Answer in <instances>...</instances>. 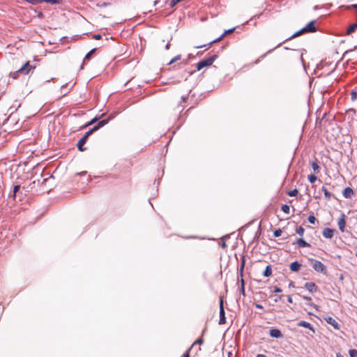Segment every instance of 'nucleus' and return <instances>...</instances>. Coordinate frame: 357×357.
Returning <instances> with one entry per match:
<instances>
[{
	"label": "nucleus",
	"instance_id": "24",
	"mask_svg": "<svg viewBox=\"0 0 357 357\" xmlns=\"http://www.w3.org/2000/svg\"><path fill=\"white\" fill-rule=\"evenodd\" d=\"M281 209H282V211L284 213H287V214H289V213L290 208H289V206L288 205H287V204H284V205H282V207H281Z\"/></svg>",
	"mask_w": 357,
	"mask_h": 357
},
{
	"label": "nucleus",
	"instance_id": "22",
	"mask_svg": "<svg viewBox=\"0 0 357 357\" xmlns=\"http://www.w3.org/2000/svg\"><path fill=\"white\" fill-rule=\"evenodd\" d=\"M311 166L314 172H318L319 171V166L317 162H312L311 163Z\"/></svg>",
	"mask_w": 357,
	"mask_h": 357
},
{
	"label": "nucleus",
	"instance_id": "49",
	"mask_svg": "<svg viewBox=\"0 0 357 357\" xmlns=\"http://www.w3.org/2000/svg\"><path fill=\"white\" fill-rule=\"evenodd\" d=\"M101 6H107V3H103Z\"/></svg>",
	"mask_w": 357,
	"mask_h": 357
},
{
	"label": "nucleus",
	"instance_id": "35",
	"mask_svg": "<svg viewBox=\"0 0 357 357\" xmlns=\"http://www.w3.org/2000/svg\"><path fill=\"white\" fill-rule=\"evenodd\" d=\"M241 292L245 295V289H244V281L242 279L241 280Z\"/></svg>",
	"mask_w": 357,
	"mask_h": 357
},
{
	"label": "nucleus",
	"instance_id": "25",
	"mask_svg": "<svg viewBox=\"0 0 357 357\" xmlns=\"http://www.w3.org/2000/svg\"><path fill=\"white\" fill-rule=\"evenodd\" d=\"M96 51V49H93L91 51H89L85 56L84 61L90 59L91 55L94 53Z\"/></svg>",
	"mask_w": 357,
	"mask_h": 357
},
{
	"label": "nucleus",
	"instance_id": "50",
	"mask_svg": "<svg viewBox=\"0 0 357 357\" xmlns=\"http://www.w3.org/2000/svg\"><path fill=\"white\" fill-rule=\"evenodd\" d=\"M95 121H96V119L91 120V121L89 123V124H92Z\"/></svg>",
	"mask_w": 357,
	"mask_h": 357
},
{
	"label": "nucleus",
	"instance_id": "47",
	"mask_svg": "<svg viewBox=\"0 0 357 357\" xmlns=\"http://www.w3.org/2000/svg\"><path fill=\"white\" fill-rule=\"evenodd\" d=\"M319 6H315L314 7V10H317V9H319Z\"/></svg>",
	"mask_w": 357,
	"mask_h": 357
},
{
	"label": "nucleus",
	"instance_id": "8",
	"mask_svg": "<svg viewBox=\"0 0 357 357\" xmlns=\"http://www.w3.org/2000/svg\"><path fill=\"white\" fill-rule=\"evenodd\" d=\"M324 320L330 325L333 326L335 329H339L340 325L338 322L332 317H326Z\"/></svg>",
	"mask_w": 357,
	"mask_h": 357
},
{
	"label": "nucleus",
	"instance_id": "48",
	"mask_svg": "<svg viewBox=\"0 0 357 357\" xmlns=\"http://www.w3.org/2000/svg\"><path fill=\"white\" fill-rule=\"evenodd\" d=\"M337 357H344L342 355H341L340 354H337Z\"/></svg>",
	"mask_w": 357,
	"mask_h": 357
},
{
	"label": "nucleus",
	"instance_id": "28",
	"mask_svg": "<svg viewBox=\"0 0 357 357\" xmlns=\"http://www.w3.org/2000/svg\"><path fill=\"white\" fill-rule=\"evenodd\" d=\"M298 191L297 190V189H294L293 190L288 192L287 194L290 197H295L298 195Z\"/></svg>",
	"mask_w": 357,
	"mask_h": 357
},
{
	"label": "nucleus",
	"instance_id": "19",
	"mask_svg": "<svg viewBox=\"0 0 357 357\" xmlns=\"http://www.w3.org/2000/svg\"><path fill=\"white\" fill-rule=\"evenodd\" d=\"M272 274V268L271 266H267L266 267L265 271L263 273L264 276L265 277H269Z\"/></svg>",
	"mask_w": 357,
	"mask_h": 357
},
{
	"label": "nucleus",
	"instance_id": "31",
	"mask_svg": "<svg viewBox=\"0 0 357 357\" xmlns=\"http://www.w3.org/2000/svg\"><path fill=\"white\" fill-rule=\"evenodd\" d=\"M308 221L310 223L314 225L317 220L314 215H311L308 217Z\"/></svg>",
	"mask_w": 357,
	"mask_h": 357
},
{
	"label": "nucleus",
	"instance_id": "14",
	"mask_svg": "<svg viewBox=\"0 0 357 357\" xmlns=\"http://www.w3.org/2000/svg\"><path fill=\"white\" fill-rule=\"evenodd\" d=\"M342 194L345 198H347V199L351 198L352 197V195H354V190H352V188L347 187V188H344Z\"/></svg>",
	"mask_w": 357,
	"mask_h": 357
},
{
	"label": "nucleus",
	"instance_id": "36",
	"mask_svg": "<svg viewBox=\"0 0 357 357\" xmlns=\"http://www.w3.org/2000/svg\"><path fill=\"white\" fill-rule=\"evenodd\" d=\"M282 291V289L280 287H275L273 289L274 293H280Z\"/></svg>",
	"mask_w": 357,
	"mask_h": 357
},
{
	"label": "nucleus",
	"instance_id": "17",
	"mask_svg": "<svg viewBox=\"0 0 357 357\" xmlns=\"http://www.w3.org/2000/svg\"><path fill=\"white\" fill-rule=\"evenodd\" d=\"M296 243L300 248H307L310 246V245L303 238L297 239Z\"/></svg>",
	"mask_w": 357,
	"mask_h": 357
},
{
	"label": "nucleus",
	"instance_id": "2",
	"mask_svg": "<svg viewBox=\"0 0 357 357\" xmlns=\"http://www.w3.org/2000/svg\"><path fill=\"white\" fill-rule=\"evenodd\" d=\"M310 266L318 273H321L324 275L327 274L326 266L320 261L315 259H309Z\"/></svg>",
	"mask_w": 357,
	"mask_h": 357
},
{
	"label": "nucleus",
	"instance_id": "21",
	"mask_svg": "<svg viewBox=\"0 0 357 357\" xmlns=\"http://www.w3.org/2000/svg\"><path fill=\"white\" fill-rule=\"evenodd\" d=\"M43 1L50 4H60L62 3V0H43Z\"/></svg>",
	"mask_w": 357,
	"mask_h": 357
},
{
	"label": "nucleus",
	"instance_id": "11",
	"mask_svg": "<svg viewBox=\"0 0 357 357\" xmlns=\"http://www.w3.org/2000/svg\"><path fill=\"white\" fill-rule=\"evenodd\" d=\"M305 287L310 292L314 293L316 292L318 289L317 286L312 282H306L305 284Z\"/></svg>",
	"mask_w": 357,
	"mask_h": 357
},
{
	"label": "nucleus",
	"instance_id": "34",
	"mask_svg": "<svg viewBox=\"0 0 357 357\" xmlns=\"http://www.w3.org/2000/svg\"><path fill=\"white\" fill-rule=\"evenodd\" d=\"M20 186L19 185H15L13 188V196L15 197L16 193L20 190Z\"/></svg>",
	"mask_w": 357,
	"mask_h": 357
},
{
	"label": "nucleus",
	"instance_id": "53",
	"mask_svg": "<svg viewBox=\"0 0 357 357\" xmlns=\"http://www.w3.org/2000/svg\"><path fill=\"white\" fill-rule=\"evenodd\" d=\"M356 256L357 257V252L356 253Z\"/></svg>",
	"mask_w": 357,
	"mask_h": 357
},
{
	"label": "nucleus",
	"instance_id": "27",
	"mask_svg": "<svg viewBox=\"0 0 357 357\" xmlns=\"http://www.w3.org/2000/svg\"><path fill=\"white\" fill-rule=\"evenodd\" d=\"M317 179V177L314 174H310L308 176V180L311 183H314Z\"/></svg>",
	"mask_w": 357,
	"mask_h": 357
},
{
	"label": "nucleus",
	"instance_id": "12",
	"mask_svg": "<svg viewBox=\"0 0 357 357\" xmlns=\"http://www.w3.org/2000/svg\"><path fill=\"white\" fill-rule=\"evenodd\" d=\"M323 236L326 238H331L334 235V229L325 228L323 230Z\"/></svg>",
	"mask_w": 357,
	"mask_h": 357
},
{
	"label": "nucleus",
	"instance_id": "45",
	"mask_svg": "<svg viewBox=\"0 0 357 357\" xmlns=\"http://www.w3.org/2000/svg\"><path fill=\"white\" fill-rule=\"evenodd\" d=\"M310 305L316 309H317V306L315 305V304H313V303H310Z\"/></svg>",
	"mask_w": 357,
	"mask_h": 357
},
{
	"label": "nucleus",
	"instance_id": "44",
	"mask_svg": "<svg viewBox=\"0 0 357 357\" xmlns=\"http://www.w3.org/2000/svg\"><path fill=\"white\" fill-rule=\"evenodd\" d=\"M287 301L289 303H291L293 302L292 298L290 296H288Z\"/></svg>",
	"mask_w": 357,
	"mask_h": 357
},
{
	"label": "nucleus",
	"instance_id": "30",
	"mask_svg": "<svg viewBox=\"0 0 357 357\" xmlns=\"http://www.w3.org/2000/svg\"><path fill=\"white\" fill-rule=\"evenodd\" d=\"M351 99L352 101H355L357 99V92L356 91H352L351 93Z\"/></svg>",
	"mask_w": 357,
	"mask_h": 357
},
{
	"label": "nucleus",
	"instance_id": "41",
	"mask_svg": "<svg viewBox=\"0 0 357 357\" xmlns=\"http://www.w3.org/2000/svg\"><path fill=\"white\" fill-rule=\"evenodd\" d=\"M255 307L258 309H262L263 308V306L261 305V304H259V303H256L255 304Z\"/></svg>",
	"mask_w": 357,
	"mask_h": 357
},
{
	"label": "nucleus",
	"instance_id": "42",
	"mask_svg": "<svg viewBox=\"0 0 357 357\" xmlns=\"http://www.w3.org/2000/svg\"><path fill=\"white\" fill-rule=\"evenodd\" d=\"M170 47V41H168V43H167V45H165V49L167 50H168Z\"/></svg>",
	"mask_w": 357,
	"mask_h": 357
},
{
	"label": "nucleus",
	"instance_id": "15",
	"mask_svg": "<svg viewBox=\"0 0 357 357\" xmlns=\"http://www.w3.org/2000/svg\"><path fill=\"white\" fill-rule=\"evenodd\" d=\"M301 264L298 263V261H294L290 264V270L291 271L296 272L298 271L301 269Z\"/></svg>",
	"mask_w": 357,
	"mask_h": 357
},
{
	"label": "nucleus",
	"instance_id": "38",
	"mask_svg": "<svg viewBox=\"0 0 357 357\" xmlns=\"http://www.w3.org/2000/svg\"><path fill=\"white\" fill-rule=\"evenodd\" d=\"M188 95L182 96V98H181L182 102H185L188 100Z\"/></svg>",
	"mask_w": 357,
	"mask_h": 357
},
{
	"label": "nucleus",
	"instance_id": "23",
	"mask_svg": "<svg viewBox=\"0 0 357 357\" xmlns=\"http://www.w3.org/2000/svg\"><path fill=\"white\" fill-rule=\"evenodd\" d=\"M322 190L324 191V195H325L326 198L329 199L331 197V195H332L331 193L325 187L322 188Z\"/></svg>",
	"mask_w": 357,
	"mask_h": 357
},
{
	"label": "nucleus",
	"instance_id": "26",
	"mask_svg": "<svg viewBox=\"0 0 357 357\" xmlns=\"http://www.w3.org/2000/svg\"><path fill=\"white\" fill-rule=\"evenodd\" d=\"M181 58V55L178 54L177 56H176L175 57H174L169 63H168V65H171L172 63H174V62L180 60Z\"/></svg>",
	"mask_w": 357,
	"mask_h": 357
},
{
	"label": "nucleus",
	"instance_id": "20",
	"mask_svg": "<svg viewBox=\"0 0 357 357\" xmlns=\"http://www.w3.org/2000/svg\"><path fill=\"white\" fill-rule=\"evenodd\" d=\"M234 30H235V28H232V29H229V30L225 31L224 32V33H223V34H222L220 38H218L217 40H215L214 41H213V43H214V42H216V41H218V40H221V39H222V38H223L226 34H227V33H232ZM211 43H212V42H211Z\"/></svg>",
	"mask_w": 357,
	"mask_h": 357
},
{
	"label": "nucleus",
	"instance_id": "16",
	"mask_svg": "<svg viewBox=\"0 0 357 357\" xmlns=\"http://www.w3.org/2000/svg\"><path fill=\"white\" fill-rule=\"evenodd\" d=\"M297 326H300V327L307 328H309L310 330L314 331V329H313L312 325L307 321H301L297 324Z\"/></svg>",
	"mask_w": 357,
	"mask_h": 357
},
{
	"label": "nucleus",
	"instance_id": "1",
	"mask_svg": "<svg viewBox=\"0 0 357 357\" xmlns=\"http://www.w3.org/2000/svg\"><path fill=\"white\" fill-rule=\"evenodd\" d=\"M315 22H316V21H314V20L310 22L305 26H304L301 30L296 31L295 33H294L291 37H289L287 40H291L297 36L302 35L303 33H305L315 32L317 31V28L315 27V25H314Z\"/></svg>",
	"mask_w": 357,
	"mask_h": 357
},
{
	"label": "nucleus",
	"instance_id": "37",
	"mask_svg": "<svg viewBox=\"0 0 357 357\" xmlns=\"http://www.w3.org/2000/svg\"><path fill=\"white\" fill-rule=\"evenodd\" d=\"M101 38H102V36L100 34H94L93 36V38L95 40H100Z\"/></svg>",
	"mask_w": 357,
	"mask_h": 357
},
{
	"label": "nucleus",
	"instance_id": "33",
	"mask_svg": "<svg viewBox=\"0 0 357 357\" xmlns=\"http://www.w3.org/2000/svg\"><path fill=\"white\" fill-rule=\"evenodd\" d=\"M349 355L351 357H357V350L356 349H350Z\"/></svg>",
	"mask_w": 357,
	"mask_h": 357
},
{
	"label": "nucleus",
	"instance_id": "4",
	"mask_svg": "<svg viewBox=\"0 0 357 357\" xmlns=\"http://www.w3.org/2000/svg\"><path fill=\"white\" fill-rule=\"evenodd\" d=\"M216 58H217L216 55H213L212 56H211L206 59L202 60L197 64V70H200L204 67L209 66L212 65L213 63L214 62V61L216 59Z\"/></svg>",
	"mask_w": 357,
	"mask_h": 357
},
{
	"label": "nucleus",
	"instance_id": "9",
	"mask_svg": "<svg viewBox=\"0 0 357 357\" xmlns=\"http://www.w3.org/2000/svg\"><path fill=\"white\" fill-rule=\"evenodd\" d=\"M337 225H338L340 230L342 232L344 231V228L346 226V221H345V215L344 214H342L341 217L339 218Z\"/></svg>",
	"mask_w": 357,
	"mask_h": 357
},
{
	"label": "nucleus",
	"instance_id": "52",
	"mask_svg": "<svg viewBox=\"0 0 357 357\" xmlns=\"http://www.w3.org/2000/svg\"><path fill=\"white\" fill-rule=\"evenodd\" d=\"M204 46H205V45H204L203 47H204ZM202 47V46H198L197 47H198V48H200V47Z\"/></svg>",
	"mask_w": 357,
	"mask_h": 357
},
{
	"label": "nucleus",
	"instance_id": "13",
	"mask_svg": "<svg viewBox=\"0 0 357 357\" xmlns=\"http://www.w3.org/2000/svg\"><path fill=\"white\" fill-rule=\"evenodd\" d=\"M87 139L86 137H82L77 142V148L80 151H84L86 150V148H84L83 146L86 144Z\"/></svg>",
	"mask_w": 357,
	"mask_h": 357
},
{
	"label": "nucleus",
	"instance_id": "39",
	"mask_svg": "<svg viewBox=\"0 0 357 357\" xmlns=\"http://www.w3.org/2000/svg\"><path fill=\"white\" fill-rule=\"evenodd\" d=\"M244 266H245V260H244V259H243L242 262H241V271H243Z\"/></svg>",
	"mask_w": 357,
	"mask_h": 357
},
{
	"label": "nucleus",
	"instance_id": "32",
	"mask_svg": "<svg viewBox=\"0 0 357 357\" xmlns=\"http://www.w3.org/2000/svg\"><path fill=\"white\" fill-rule=\"evenodd\" d=\"M282 233V231L280 229H278L274 231L273 236L275 237H279L281 236Z\"/></svg>",
	"mask_w": 357,
	"mask_h": 357
},
{
	"label": "nucleus",
	"instance_id": "18",
	"mask_svg": "<svg viewBox=\"0 0 357 357\" xmlns=\"http://www.w3.org/2000/svg\"><path fill=\"white\" fill-rule=\"evenodd\" d=\"M357 29V22L356 23H354L353 24L350 25L347 31V34H350L355 31V30Z\"/></svg>",
	"mask_w": 357,
	"mask_h": 357
},
{
	"label": "nucleus",
	"instance_id": "40",
	"mask_svg": "<svg viewBox=\"0 0 357 357\" xmlns=\"http://www.w3.org/2000/svg\"><path fill=\"white\" fill-rule=\"evenodd\" d=\"M303 298L306 300V301H311L312 300L311 297L307 296H303Z\"/></svg>",
	"mask_w": 357,
	"mask_h": 357
},
{
	"label": "nucleus",
	"instance_id": "7",
	"mask_svg": "<svg viewBox=\"0 0 357 357\" xmlns=\"http://www.w3.org/2000/svg\"><path fill=\"white\" fill-rule=\"evenodd\" d=\"M108 123V120H102L98 122V125L95 126L93 129L89 130L86 132L83 137H86V139H88L89 136L95 130H97L98 128L104 126Z\"/></svg>",
	"mask_w": 357,
	"mask_h": 357
},
{
	"label": "nucleus",
	"instance_id": "29",
	"mask_svg": "<svg viewBox=\"0 0 357 357\" xmlns=\"http://www.w3.org/2000/svg\"><path fill=\"white\" fill-rule=\"evenodd\" d=\"M305 229L303 227L300 226L296 229V233L300 236H303L304 234Z\"/></svg>",
	"mask_w": 357,
	"mask_h": 357
},
{
	"label": "nucleus",
	"instance_id": "10",
	"mask_svg": "<svg viewBox=\"0 0 357 357\" xmlns=\"http://www.w3.org/2000/svg\"><path fill=\"white\" fill-rule=\"evenodd\" d=\"M270 335L272 337L280 338L283 337L282 332L278 328H271L270 330Z\"/></svg>",
	"mask_w": 357,
	"mask_h": 357
},
{
	"label": "nucleus",
	"instance_id": "3",
	"mask_svg": "<svg viewBox=\"0 0 357 357\" xmlns=\"http://www.w3.org/2000/svg\"><path fill=\"white\" fill-rule=\"evenodd\" d=\"M33 69H34V67L31 66L29 61H26L19 70L12 73V77L17 79L20 75H27Z\"/></svg>",
	"mask_w": 357,
	"mask_h": 357
},
{
	"label": "nucleus",
	"instance_id": "5",
	"mask_svg": "<svg viewBox=\"0 0 357 357\" xmlns=\"http://www.w3.org/2000/svg\"><path fill=\"white\" fill-rule=\"evenodd\" d=\"M226 322V317H225V313L223 306V301L222 298L220 300V319H219V324L222 325L225 324Z\"/></svg>",
	"mask_w": 357,
	"mask_h": 357
},
{
	"label": "nucleus",
	"instance_id": "6",
	"mask_svg": "<svg viewBox=\"0 0 357 357\" xmlns=\"http://www.w3.org/2000/svg\"><path fill=\"white\" fill-rule=\"evenodd\" d=\"M108 123V120H102L98 122V125L95 126L93 129L89 130L86 132L83 137H86V139H88L89 136L95 130H97L98 128L104 126Z\"/></svg>",
	"mask_w": 357,
	"mask_h": 357
},
{
	"label": "nucleus",
	"instance_id": "51",
	"mask_svg": "<svg viewBox=\"0 0 357 357\" xmlns=\"http://www.w3.org/2000/svg\"><path fill=\"white\" fill-rule=\"evenodd\" d=\"M158 1H154V5L155 6L158 3Z\"/></svg>",
	"mask_w": 357,
	"mask_h": 357
},
{
	"label": "nucleus",
	"instance_id": "43",
	"mask_svg": "<svg viewBox=\"0 0 357 357\" xmlns=\"http://www.w3.org/2000/svg\"><path fill=\"white\" fill-rule=\"evenodd\" d=\"M182 357H189V350L187 351L185 354H183Z\"/></svg>",
	"mask_w": 357,
	"mask_h": 357
},
{
	"label": "nucleus",
	"instance_id": "46",
	"mask_svg": "<svg viewBox=\"0 0 357 357\" xmlns=\"http://www.w3.org/2000/svg\"><path fill=\"white\" fill-rule=\"evenodd\" d=\"M196 343H198V344H202V340H198Z\"/></svg>",
	"mask_w": 357,
	"mask_h": 357
}]
</instances>
